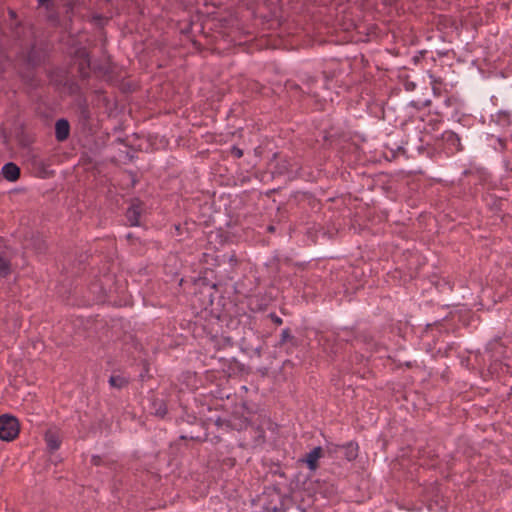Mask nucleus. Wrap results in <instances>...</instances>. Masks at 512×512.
<instances>
[{"mask_svg":"<svg viewBox=\"0 0 512 512\" xmlns=\"http://www.w3.org/2000/svg\"><path fill=\"white\" fill-rule=\"evenodd\" d=\"M18 433L19 423L15 417L9 415L0 416V439L11 441Z\"/></svg>","mask_w":512,"mask_h":512,"instance_id":"1","label":"nucleus"},{"mask_svg":"<svg viewBox=\"0 0 512 512\" xmlns=\"http://www.w3.org/2000/svg\"><path fill=\"white\" fill-rule=\"evenodd\" d=\"M45 441L50 450H56L61 443V436L56 428H51L45 433Z\"/></svg>","mask_w":512,"mask_h":512,"instance_id":"2","label":"nucleus"},{"mask_svg":"<svg viewBox=\"0 0 512 512\" xmlns=\"http://www.w3.org/2000/svg\"><path fill=\"white\" fill-rule=\"evenodd\" d=\"M142 212V204L139 201L132 203L130 208L127 210L126 216L131 225L135 226L139 224V217Z\"/></svg>","mask_w":512,"mask_h":512,"instance_id":"3","label":"nucleus"},{"mask_svg":"<svg viewBox=\"0 0 512 512\" xmlns=\"http://www.w3.org/2000/svg\"><path fill=\"white\" fill-rule=\"evenodd\" d=\"M2 174L8 181H15L19 178L20 169L14 163H7L2 167Z\"/></svg>","mask_w":512,"mask_h":512,"instance_id":"4","label":"nucleus"},{"mask_svg":"<svg viewBox=\"0 0 512 512\" xmlns=\"http://www.w3.org/2000/svg\"><path fill=\"white\" fill-rule=\"evenodd\" d=\"M323 450L321 447H315L305 458V463L311 470L317 468V462L322 457Z\"/></svg>","mask_w":512,"mask_h":512,"instance_id":"5","label":"nucleus"},{"mask_svg":"<svg viewBox=\"0 0 512 512\" xmlns=\"http://www.w3.org/2000/svg\"><path fill=\"white\" fill-rule=\"evenodd\" d=\"M69 130H70V127H69L68 121H66L64 119H60L56 122L55 132H56V138L59 141H63L68 137Z\"/></svg>","mask_w":512,"mask_h":512,"instance_id":"6","label":"nucleus"},{"mask_svg":"<svg viewBox=\"0 0 512 512\" xmlns=\"http://www.w3.org/2000/svg\"><path fill=\"white\" fill-rule=\"evenodd\" d=\"M344 453L348 460H353L357 457L358 447L356 444L350 443L344 447Z\"/></svg>","mask_w":512,"mask_h":512,"instance_id":"7","label":"nucleus"},{"mask_svg":"<svg viewBox=\"0 0 512 512\" xmlns=\"http://www.w3.org/2000/svg\"><path fill=\"white\" fill-rule=\"evenodd\" d=\"M109 382H110L111 386L116 387V388H121L127 383L126 379L119 375L111 376Z\"/></svg>","mask_w":512,"mask_h":512,"instance_id":"8","label":"nucleus"},{"mask_svg":"<svg viewBox=\"0 0 512 512\" xmlns=\"http://www.w3.org/2000/svg\"><path fill=\"white\" fill-rule=\"evenodd\" d=\"M10 272L9 262L0 255V275L6 276Z\"/></svg>","mask_w":512,"mask_h":512,"instance_id":"9","label":"nucleus"},{"mask_svg":"<svg viewBox=\"0 0 512 512\" xmlns=\"http://www.w3.org/2000/svg\"><path fill=\"white\" fill-rule=\"evenodd\" d=\"M39 3V6L45 7L46 9H50L54 5L53 0H37Z\"/></svg>","mask_w":512,"mask_h":512,"instance_id":"10","label":"nucleus"},{"mask_svg":"<svg viewBox=\"0 0 512 512\" xmlns=\"http://www.w3.org/2000/svg\"><path fill=\"white\" fill-rule=\"evenodd\" d=\"M6 60L7 59H6V56H5L4 52L0 51V74L4 70V65H5Z\"/></svg>","mask_w":512,"mask_h":512,"instance_id":"11","label":"nucleus"},{"mask_svg":"<svg viewBox=\"0 0 512 512\" xmlns=\"http://www.w3.org/2000/svg\"><path fill=\"white\" fill-rule=\"evenodd\" d=\"M232 153L238 158H240L243 155L242 150L238 148H233Z\"/></svg>","mask_w":512,"mask_h":512,"instance_id":"12","label":"nucleus"},{"mask_svg":"<svg viewBox=\"0 0 512 512\" xmlns=\"http://www.w3.org/2000/svg\"><path fill=\"white\" fill-rule=\"evenodd\" d=\"M288 338H290V334H289L287 331H284V332L282 333V339H283V341H284V340H286V339H288Z\"/></svg>","mask_w":512,"mask_h":512,"instance_id":"13","label":"nucleus"},{"mask_svg":"<svg viewBox=\"0 0 512 512\" xmlns=\"http://www.w3.org/2000/svg\"><path fill=\"white\" fill-rule=\"evenodd\" d=\"M26 65H27V68H29V66H30V53L27 54Z\"/></svg>","mask_w":512,"mask_h":512,"instance_id":"14","label":"nucleus"},{"mask_svg":"<svg viewBox=\"0 0 512 512\" xmlns=\"http://www.w3.org/2000/svg\"><path fill=\"white\" fill-rule=\"evenodd\" d=\"M82 114H83V117H84L85 119H86V118H88V114H87V112H86L85 110H83V111H82Z\"/></svg>","mask_w":512,"mask_h":512,"instance_id":"15","label":"nucleus"},{"mask_svg":"<svg viewBox=\"0 0 512 512\" xmlns=\"http://www.w3.org/2000/svg\"><path fill=\"white\" fill-rule=\"evenodd\" d=\"M277 323H281V320L279 318H276Z\"/></svg>","mask_w":512,"mask_h":512,"instance_id":"16","label":"nucleus"}]
</instances>
